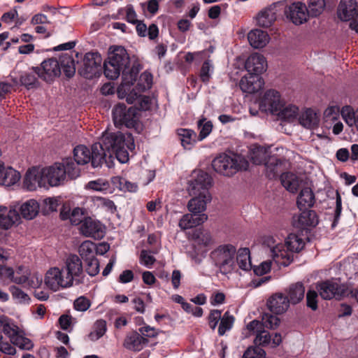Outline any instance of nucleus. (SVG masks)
Here are the masks:
<instances>
[{"label": "nucleus", "instance_id": "obj_1", "mask_svg": "<svg viewBox=\"0 0 358 358\" xmlns=\"http://www.w3.org/2000/svg\"><path fill=\"white\" fill-rule=\"evenodd\" d=\"M134 148V141L131 135L121 132L106 133L101 143L92 145V151L83 145L76 146L73 150V157L77 164L84 165L91 161L94 168L103 163L110 167L114 157L122 164L127 162L128 150L132 151Z\"/></svg>", "mask_w": 358, "mask_h": 358}, {"label": "nucleus", "instance_id": "obj_2", "mask_svg": "<svg viewBox=\"0 0 358 358\" xmlns=\"http://www.w3.org/2000/svg\"><path fill=\"white\" fill-rule=\"evenodd\" d=\"M264 244L269 248L271 256L278 264L288 266L293 259L292 252H300L305 246V238L296 234H290L285 243L278 242L273 237H267Z\"/></svg>", "mask_w": 358, "mask_h": 358}, {"label": "nucleus", "instance_id": "obj_3", "mask_svg": "<svg viewBox=\"0 0 358 358\" xmlns=\"http://www.w3.org/2000/svg\"><path fill=\"white\" fill-rule=\"evenodd\" d=\"M47 186L58 187L64 185L68 179L73 180L80 176V169L71 157L45 166Z\"/></svg>", "mask_w": 358, "mask_h": 358}, {"label": "nucleus", "instance_id": "obj_4", "mask_svg": "<svg viewBox=\"0 0 358 358\" xmlns=\"http://www.w3.org/2000/svg\"><path fill=\"white\" fill-rule=\"evenodd\" d=\"M129 64V57L126 49L122 46H111L109 48L108 60L103 64L104 74L110 80L116 79Z\"/></svg>", "mask_w": 358, "mask_h": 358}, {"label": "nucleus", "instance_id": "obj_5", "mask_svg": "<svg viewBox=\"0 0 358 358\" xmlns=\"http://www.w3.org/2000/svg\"><path fill=\"white\" fill-rule=\"evenodd\" d=\"M236 248L227 243L215 248L210 253V258L221 273L227 274L236 267Z\"/></svg>", "mask_w": 358, "mask_h": 358}, {"label": "nucleus", "instance_id": "obj_6", "mask_svg": "<svg viewBox=\"0 0 358 358\" xmlns=\"http://www.w3.org/2000/svg\"><path fill=\"white\" fill-rule=\"evenodd\" d=\"M212 166L215 172L231 176L239 171L246 170L248 162L241 155L222 154L213 160Z\"/></svg>", "mask_w": 358, "mask_h": 358}, {"label": "nucleus", "instance_id": "obj_7", "mask_svg": "<svg viewBox=\"0 0 358 358\" xmlns=\"http://www.w3.org/2000/svg\"><path fill=\"white\" fill-rule=\"evenodd\" d=\"M43 282L45 287L54 292L72 287L62 268L58 266L50 267L46 271Z\"/></svg>", "mask_w": 358, "mask_h": 358}, {"label": "nucleus", "instance_id": "obj_8", "mask_svg": "<svg viewBox=\"0 0 358 358\" xmlns=\"http://www.w3.org/2000/svg\"><path fill=\"white\" fill-rule=\"evenodd\" d=\"M337 15L342 21H349L350 29L358 33V3L356 1L341 0Z\"/></svg>", "mask_w": 358, "mask_h": 358}, {"label": "nucleus", "instance_id": "obj_9", "mask_svg": "<svg viewBox=\"0 0 358 358\" xmlns=\"http://www.w3.org/2000/svg\"><path fill=\"white\" fill-rule=\"evenodd\" d=\"M66 276L72 285L81 282L83 276V268L81 259L76 255H68L62 267Z\"/></svg>", "mask_w": 358, "mask_h": 358}, {"label": "nucleus", "instance_id": "obj_10", "mask_svg": "<svg viewBox=\"0 0 358 358\" xmlns=\"http://www.w3.org/2000/svg\"><path fill=\"white\" fill-rule=\"evenodd\" d=\"M114 122L117 126L134 127L138 120V110L134 107L128 109L123 103L117 104L113 110Z\"/></svg>", "mask_w": 358, "mask_h": 358}, {"label": "nucleus", "instance_id": "obj_11", "mask_svg": "<svg viewBox=\"0 0 358 358\" xmlns=\"http://www.w3.org/2000/svg\"><path fill=\"white\" fill-rule=\"evenodd\" d=\"M342 107L337 105L327 106L323 112V122L328 129H332L334 135H339L344 129V124L341 120Z\"/></svg>", "mask_w": 358, "mask_h": 358}, {"label": "nucleus", "instance_id": "obj_12", "mask_svg": "<svg viewBox=\"0 0 358 358\" xmlns=\"http://www.w3.org/2000/svg\"><path fill=\"white\" fill-rule=\"evenodd\" d=\"M2 275L8 278L13 282L16 284L22 285L24 287L36 289L38 288L42 282L43 278L38 273H30L29 269L27 274H23L22 276H15L11 267H6L3 269Z\"/></svg>", "mask_w": 358, "mask_h": 358}, {"label": "nucleus", "instance_id": "obj_13", "mask_svg": "<svg viewBox=\"0 0 358 358\" xmlns=\"http://www.w3.org/2000/svg\"><path fill=\"white\" fill-rule=\"evenodd\" d=\"M212 185V178L210 175L203 171H194L192 178L188 182L187 191L189 195H197L204 192H209Z\"/></svg>", "mask_w": 358, "mask_h": 358}, {"label": "nucleus", "instance_id": "obj_14", "mask_svg": "<svg viewBox=\"0 0 358 358\" xmlns=\"http://www.w3.org/2000/svg\"><path fill=\"white\" fill-rule=\"evenodd\" d=\"M212 185V178L210 175L203 171H194L192 178L188 182L187 191L189 195H197L204 192H209Z\"/></svg>", "mask_w": 358, "mask_h": 358}, {"label": "nucleus", "instance_id": "obj_15", "mask_svg": "<svg viewBox=\"0 0 358 358\" xmlns=\"http://www.w3.org/2000/svg\"><path fill=\"white\" fill-rule=\"evenodd\" d=\"M23 186L29 191L38 187H48L44 167L33 166L29 169L24 177Z\"/></svg>", "mask_w": 358, "mask_h": 358}, {"label": "nucleus", "instance_id": "obj_16", "mask_svg": "<svg viewBox=\"0 0 358 358\" xmlns=\"http://www.w3.org/2000/svg\"><path fill=\"white\" fill-rule=\"evenodd\" d=\"M102 58L98 52H87L83 59V66L80 73L87 79L99 74L101 69Z\"/></svg>", "mask_w": 358, "mask_h": 358}, {"label": "nucleus", "instance_id": "obj_17", "mask_svg": "<svg viewBox=\"0 0 358 358\" xmlns=\"http://www.w3.org/2000/svg\"><path fill=\"white\" fill-rule=\"evenodd\" d=\"M284 100L280 94L275 90H268L265 92L259 102V108L262 110L275 115L279 111L280 107Z\"/></svg>", "mask_w": 358, "mask_h": 358}, {"label": "nucleus", "instance_id": "obj_18", "mask_svg": "<svg viewBox=\"0 0 358 358\" xmlns=\"http://www.w3.org/2000/svg\"><path fill=\"white\" fill-rule=\"evenodd\" d=\"M285 13L295 24H301L306 22L309 13L306 6L301 2H294L285 8Z\"/></svg>", "mask_w": 358, "mask_h": 358}, {"label": "nucleus", "instance_id": "obj_19", "mask_svg": "<svg viewBox=\"0 0 358 358\" xmlns=\"http://www.w3.org/2000/svg\"><path fill=\"white\" fill-rule=\"evenodd\" d=\"M20 222V215L15 208L10 206L0 205V228L8 230L18 224Z\"/></svg>", "mask_w": 358, "mask_h": 358}, {"label": "nucleus", "instance_id": "obj_20", "mask_svg": "<svg viewBox=\"0 0 358 358\" xmlns=\"http://www.w3.org/2000/svg\"><path fill=\"white\" fill-rule=\"evenodd\" d=\"M80 233L87 237L101 239L104 236V227L100 222L91 217L84 219L80 226Z\"/></svg>", "mask_w": 358, "mask_h": 358}, {"label": "nucleus", "instance_id": "obj_21", "mask_svg": "<svg viewBox=\"0 0 358 358\" xmlns=\"http://www.w3.org/2000/svg\"><path fill=\"white\" fill-rule=\"evenodd\" d=\"M60 65L57 59L51 58L42 62L38 67L39 77L46 82H51L60 75Z\"/></svg>", "mask_w": 358, "mask_h": 358}, {"label": "nucleus", "instance_id": "obj_22", "mask_svg": "<svg viewBox=\"0 0 358 358\" xmlns=\"http://www.w3.org/2000/svg\"><path fill=\"white\" fill-rule=\"evenodd\" d=\"M12 80L15 85L25 86L27 88L33 87L36 85L37 78L39 77L38 67H31L22 71L18 75L14 73L11 75Z\"/></svg>", "mask_w": 358, "mask_h": 358}, {"label": "nucleus", "instance_id": "obj_23", "mask_svg": "<svg viewBox=\"0 0 358 358\" xmlns=\"http://www.w3.org/2000/svg\"><path fill=\"white\" fill-rule=\"evenodd\" d=\"M316 289L323 299H331L336 296L341 295L343 289L336 280H329L318 282Z\"/></svg>", "mask_w": 358, "mask_h": 358}, {"label": "nucleus", "instance_id": "obj_24", "mask_svg": "<svg viewBox=\"0 0 358 358\" xmlns=\"http://www.w3.org/2000/svg\"><path fill=\"white\" fill-rule=\"evenodd\" d=\"M245 69L249 74L257 75L266 71L267 62L264 56L259 53L252 54L245 62Z\"/></svg>", "mask_w": 358, "mask_h": 358}, {"label": "nucleus", "instance_id": "obj_25", "mask_svg": "<svg viewBox=\"0 0 358 358\" xmlns=\"http://www.w3.org/2000/svg\"><path fill=\"white\" fill-rule=\"evenodd\" d=\"M192 198L187 204L188 210L195 214H205L207 203L211 201V195L209 192H204L197 195H191Z\"/></svg>", "mask_w": 358, "mask_h": 358}, {"label": "nucleus", "instance_id": "obj_26", "mask_svg": "<svg viewBox=\"0 0 358 358\" xmlns=\"http://www.w3.org/2000/svg\"><path fill=\"white\" fill-rule=\"evenodd\" d=\"M289 304L288 297L281 293L272 295L267 301L269 310L275 315H281L287 312Z\"/></svg>", "mask_w": 358, "mask_h": 358}, {"label": "nucleus", "instance_id": "obj_27", "mask_svg": "<svg viewBox=\"0 0 358 358\" xmlns=\"http://www.w3.org/2000/svg\"><path fill=\"white\" fill-rule=\"evenodd\" d=\"M21 178L19 171L11 166H6L0 161V185L10 187L17 183Z\"/></svg>", "mask_w": 358, "mask_h": 358}, {"label": "nucleus", "instance_id": "obj_28", "mask_svg": "<svg viewBox=\"0 0 358 358\" xmlns=\"http://www.w3.org/2000/svg\"><path fill=\"white\" fill-rule=\"evenodd\" d=\"M264 85L263 79L257 75H246L240 80L239 86L243 92L252 94L260 90Z\"/></svg>", "mask_w": 358, "mask_h": 358}, {"label": "nucleus", "instance_id": "obj_29", "mask_svg": "<svg viewBox=\"0 0 358 358\" xmlns=\"http://www.w3.org/2000/svg\"><path fill=\"white\" fill-rule=\"evenodd\" d=\"M294 225L301 229L315 227L318 223L317 216L313 210H303L293 219Z\"/></svg>", "mask_w": 358, "mask_h": 358}, {"label": "nucleus", "instance_id": "obj_30", "mask_svg": "<svg viewBox=\"0 0 358 358\" xmlns=\"http://www.w3.org/2000/svg\"><path fill=\"white\" fill-rule=\"evenodd\" d=\"M122 72V82L117 88V96L120 99L126 98L129 94L130 87L134 85L138 76V72L135 69H131L128 71L125 70Z\"/></svg>", "mask_w": 358, "mask_h": 358}, {"label": "nucleus", "instance_id": "obj_31", "mask_svg": "<svg viewBox=\"0 0 358 358\" xmlns=\"http://www.w3.org/2000/svg\"><path fill=\"white\" fill-rule=\"evenodd\" d=\"M254 342L257 345L269 346L274 348L282 343V336L278 333L271 336L268 332L263 329L256 335Z\"/></svg>", "mask_w": 358, "mask_h": 358}, {"label": "nucleus", "instance_id": "obj_32", "mask_svg": "<svg viewBox=\"0 0 358 358\" xmlns=\"http://www.w3.org/2000/svg\"><path fill=\"white\" fill-rule=\"evenodd\" d=\"M207 220L206 214L187 213L179 220L178 226L182 230H185L201 225Z\"/></svg>", "mask_w": 358, "mask_h": 358}, {"label": "nucleus", "instance_id": "obj_33", "mask_svg": "<svg viewBox=\"0 0 358 358\" xmlns=\"http://www.w3.org/2000/svg\"><path fill=\"white\" fill-rule=\"evenodd\" d=\"M248 39L252 47L259 49L265 47L268 43L270 36L267 32L256 29L248 33Z\"/></svg>", "mask_w": 358, "mask_h": 358}, {"label": "nucleus", "instance_id": "obj_34", "mask_svg": "<svg viewBox=\"0 0 358 358\" xmlns=\"http://www.w3.org/2000/svg\"><path fill=\"white\" fill-rule=\"evenodd\" d=\"M286 161L278 159L275 156H271L266 161L264 165L266 174L269 178H275L278 173L286 168Z\"/></svg>", "mask_w": 358, "mask_h": 358}, {"label": "nucleus", "instance_id": "obj_35", "mask_svg": "<svg viewBox=\"0 0 358 358\" xmlns=\"http://www.w3.org/2000/svg\"><path fill=\"white\" fill-rule=\"evenodd\" d=\"M275 4L262 10L256 17L257 24L262 27H269L276 20Z\"/></svg>", "mask_w": 358, "mask_h": 358}, {"label": "nucleus", "instance_id": "obj_36", "mask_svg": "<svg viewBox=\"0 0 358 358\" xmlns=\"http://www.w3.org/2000/svg\"><path fill=\"white\" fill-rule=\"evenodd\" d=\"M299 122L303 127L313 129L318 127L320 118L315 110L306 108L299 115Z\"/></svg>", "mask_w": 358, "mask_h": 358}, {"label": "nucleus", "instance_id": "obj_37", "mask_svg": "<svg viewBox=\"0 0 358 358\" xmlns=\"http://www.w3.org/2000/svg\"><path fill=\"white\" fill-rule=\"evenodd\" d=\"M342 119L352 130L358 132V107L355 108L350 105L342 106Z\"/></svg>", "mask_w": 358, "mask_h": 358}, {"label": "nucleus", "instance_id": "obj_38", "mask_svg": "<svg viewBox=\"0 0 358 358\" xmlns=\"http://www.w3.org/2000/svg\"><path fill=\"white\" fill-rule=\"evenodd\" d=\"M274 115L278 116L281 120L292 122L297 119L299 108L294 104L287 103L284 101L282 107H280L279 111Z\"/></svg>", "mask_w": 358, "mask_h": 358}, {"label": "nucleus", "instance_id": "obj_39", "mask_svg": "<svg viewBox=\"0 0 358 358\" xmlns=\"http://www.w3.org/2000/svg\"><path fill=\"white\" fill-rule=\"evenodd\" d=\"M147 340L142 336L136 332H133L126 336L123 345L129 350L138 352L143 348Z\"/></svg>", "mask_w": 358, "mask_h": 358}, {"label": "nucleus", "instance_id": "obj_40", "mask_svg": "<svg viewBox=\"0 0 358 358\" xmlns=\"http://www.w3.org/2000/svg\"><path fill=\"white\" fill-rule=\"evenodd\" d=\"M83 210L80 208H75L70 210L69 207L63 206L60 212V217L63 220L69 219L72 224L78 225L81 224L84 220H83Z\"/></svg>", "mask_w": 358, "mask_h": 358}, {"label": "nucleus", "instance_id": "obj_41", "mask_svg": "<svg viewBox=\"0 0 358 358\" xmlns=\"http://www.w3.org/2000/svg\"><path fill=\"white\" fill-rule=\"evenodd\" d=\"M21 329L10 318L0 316V331H3L11 341L21 331Z\"/></svg>", "mask_w": 358, "mask_h": 358}, {"label": "nucleus", "instance_id": "obj_42", "mask_svg": "<svg viewBox=\"0 0 358 358\" xmlns=\"http://www.w3.org/2000/svg\"><path fill=\"white\" fill-rule=\"evenodd\" d=\"M40 205L35 199H29L23 203L20 208L22 216L26 220H32L38 213Z\"/></svg>", "mask_w": 358, "mask_h": 358}, {"label": "nucleus", "instance_id": "obj_43", "mask_svg": "<svg viewBox=\"0 0 358 358\" xmlns=\"http://www.w3.org/2000/svg\"><path fill=\"white\" fill-rule=\"evenodd\" d=\"M87 189L103 192L105 194H112L114 192V187L109 182L103 178H99L95 180H91L85 185Z\"/></svg>", "mask_w": 358, "mask_h": 358}, {"label": "nucleus", "instance_id": "obj_44", "mask_svg": "<svg viewBox=\"0 0 358 358\" xmlns=\"http://www.w3.org/2000/svg\"><path fill=\"white\" fill-rule=\"evenodd\" d=\"M177 134L185 149L190 150L197 141L196 134L192 129H178Z\"/></svg>", "mask_w": 358, "mask_h": 358}, {"label": "nucleus", "instance_id": "obj_45", "mask_svg": "<svg viewBox=\"0 0 358 358\" xmlns=\"http://www.w3.org/2000/svg\"><path fill=\"white\" fill-rule=\"evenodd\" d=\"M315 196L312 189L309 187L301 190L297 198V205L300 210H305L313 206Z\"/></svg>", "mask_w": 358, "mask_h": 358}, {"label": "nucleus", "instance_id": "obj_46", "mask_svg": "<svg viewBox=\"0 0 358 358\" xmlns=\"http://www.w3.org/2000/svg\"><path fill=\"white\" fill-rule=\"evenodd\" d=\"M305 287L301 282L292 285L287 289V295L290 303L296 304L303 300Z\"/></svg>", "mask_w": 358, "mask_h": 358}, {"label": "nucleus", "instance_id": "obj_47", "mask_svg": "<svg viewBox=\"0 0 358 358\" xmlns=\"http://www.w3.org/2000/svg\"><path fill=\"white\" fill-rule=\"evenodd\" d=\"M236 264L243 271H249L252 267L250 250L248 248H241L236 251Z\"/></svg>", "mask_w": 358, "mask_h": 358}, {"label": "nucleus", "instance_id": "obj_48", "mask_svg": "<svg viewBox=\"0 0 358 358\" xmlns=\"http://www.w3.org/2000/svg\"><path fill=\"white\" fill-rule=\"evenodd\" d=\"M280 180L283 187L290 192H296L299 187V180L294 173H285L282 174Z\"/></svg>", "mask_w": 358, "mask_h": 358}, {"label": "nucleus", "instance_id": "obj_49", "mask_svg": "<svg viewBox=\"0 0 358 358\" xmlns=\"http://www.w3.org/2000/svg\"><path fill=\"white\" fill-rule=\"evenodd\" d=\"M111 184L113 185L114 189L117 188L123 192H135L138 189L136 183L131 182L127 179L118 176L111 178Z\"/></svg>", "mask_w": 358, "mask_h": 358}, {"label": "nucleus", "instance_id": "obj_50", "mask_svg": "<svg viewBox=\"0 0 358 358\" xmlns=\"http://www.w3.org/2000/svg\"><path fill=\"white\" fill-rule=\"evenodd\" d=\"M126 100L129 103H134L137 101L139 103V109L146 110L150 107V99L145 96H141L138 92H131L126 97Z\"/></svg>", "mask_w": 358, "mask_h": 358}, {"label": "nucleus", "instance_id": "obj_51", "mask_svg": "<svg viewBox=\"0 0 358 358\" xmlns=\"http://www.w3.org/2000/svg\"><path fill=\"white\" fill-rule=\"evenodd\" d=\"M60 67L62 66L68 77H71L76 72L75 62L69 54L62 55L60 58Z\"/></svg>", "mask_w": 358, "mask_h": 358}, {"label": "nucleus", "instance_id": "obj_52", "mask_svg": "<svg viewBox=\"0 0 358 358\" xmlns=\"http://www.w3.org/2000/svg\"><path fill=\"white\" fill-rule=\"evenodd\" d=\"M106 331V323L104 320H97L88 334V338L92 341H95L101 338Z\"/></svg>", "mask_w": 358, "mask_h": 358}, {"label": "nucleus", "instance_id": "obj_53", "mask_svg": "<svg viewBox=\"0 0 358 358\" xmlns=\"http://www.w3.org/2000/svg\"><path fill=\"white\" fill-rule=\"evenodd\" d=\"M235 318L233 315L227 311L221 317L220 324L218 327V334L223 336L225 333L231 329Z\"/></svg>", "mask_w": 358, "mask_h": 358}, {"label": "nucleus", "instance_id": "obj_54", "mask_svg": "<svg viewBox=\"0 0 358 358\" xmlns=\"http://www.w3.org/2000/svg\"><path fill=\"white\" fill-rule=\"evenodd\" d=\"M9 289L11 293L12 298L15 303L20 304L29 303L30 298L29 295L19 287L13 285L10 287Z\"/></svg>", "mask_w": 358, "mask_h": 358}, {"label": "nucleus", "instance_id": "obj_55", "mask_svg": "<svg viewBox=\"0 0 358 358\" xmlns=\"http://www.w3.org/2000/svg\"><path fill=\"white\" fill-rule=\"evenodd\" d=\"M10 342L13 345L19 347L20 349L26 350L32 349L34 346L31 340L24 336V332L22 330H21V331L17 334V335L10 341Z\"/></svg>", "mask_w": 358, "mask_h": 358}, {"label": "nucleus", "instance_id": "obj_56", "mask_svg": "<svg viewBox=\"0 0 358 358\" xmlns=\"http://www.w3.org/2000/svg\"><path fill=\"white\" fill-rule=\"evenodd\" d=\"M194 236L195 244L201 247H208L213 243V237L209 232L199 231Z\"/></svg>", "mask_w": 358, "mask_h": 358}, {"label": "nucleus", "instance_id": "obj_57", "mask_svg": "<svg viewBox=\"0 0 358 358\" xmlns=\"http://www.w3.org/2000/svg\"><path fill=\"white\" fill-rule=\"evenodd\" d=\"M152 84V76L149 72H143L139 77L136 90L138 92L150 89Z\"/></svg>", "mask_w": 358, "mask_h": 358}, {"label": "nucleus", "instance_id": "obj_58", "mask_svg": "<svg viewBox=\"0 0 358 358\" xmlns=\"http://www.w3.org/2000/svg\"><path fill=\"white\" fill-rule=\"evenodd\" d=\"M94 244L90 241H85L79 247V253L83 258L88 259L94 257Z\"/></svg>", "mask_w": 358, "mask_h": 358}, {"label": "nucleus", "instance_id": "obj_59", "mask_svg": "<svg viewBox=\"0 0 358 358\" xmlns=\"http://www.w3.org/2000/svg\"><path fill=\"white\" fill-rule=\"evenodd\" d=\"M262 322L264 327L275 329L280 325V320L276 315L266 313L263 315Z\"/></svg>", "mask_w": 358, "mask_h": 358}, {"label": "nucleus", "instance_id": "obj_60", "mask_svg": "<svg viewBox=\"0 0 358 358\" xmlns=\"http://www.w3.org/2000/svg\"><path fill=\"white\" fill-rule=\"evenodd\" d=\"M325 6L324 0H310L308 11L310 15L317 16L322 13Z\"/></svg>", "mask_w": 358, "mask_h": 358}, {"label": "nucleus", "instance_id": "obj_61", "mask_svg": "<svg viewBox=\"0 0 358 358\" xmlns=\"http://www.w3.org/2000/svg\"><path fill=\"white\" fill-rule=\"evenodd\" d=\"M59 206V199L55 197L44 199L42 203V210L45 214L56 211Z\"/></svg>", "mask_w": 358, "mask_h": 358}, {"label": "nucleus", "instance_id": "obj_62", "mask_svg": "<svg viewBox=\"0 0 358 358\" xmlns=\"http://www.w3.org/2000/svg\"><path fill=\"white\" fill-rule=\"evenodd\" d=\"M242 358H267L264 350L258 346H250L244 352Z\"/></svg>", "mask_w": 358, "mask_h": 358}, {"label": "nucleus", "instance_id": "obj_63", "mask_svg": "<svg viewBox=\"0 0 358 358\" xmlns=\"http://www.w3.org/2000/svg\"><path fill=\"white\" fill-rule=\"evenodd\" d=\"M198 128L199 129V140L201 141L206 138L212 131L213 124L210 121L200 120L198 122Z\"/></svg>", "mask_w": 358, "mask_h": 358}, {"label": "nucleus", "instance_id": "obj_64", "mask_svg": "<svg viewBox=\"0 0 358 358\" xmlns=\"http://www.w3.org/2000/svg\"><path fill=\"white\" fill-rule=\"evenodd\" d=\"M266 150L261 147L254 148L250 152V159L255 164H260L266 159Z\"/></svg>", "mask_w": 358, "mask_h": 358}]
</instances>
